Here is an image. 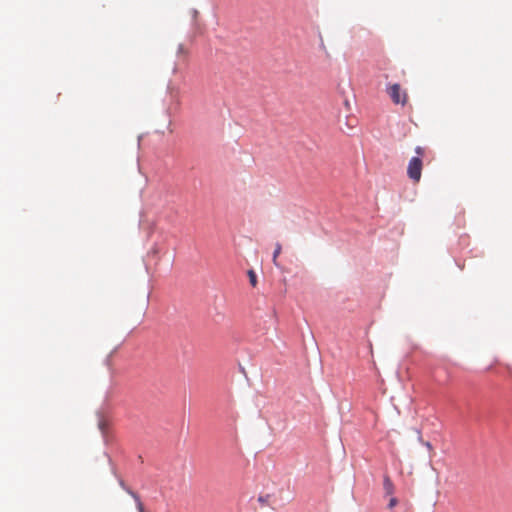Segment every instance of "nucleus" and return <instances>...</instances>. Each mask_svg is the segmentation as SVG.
I'll list each match as a JSON object with an SVG mask.
<instances>
[{
    "label": "nucleus",
    "instance_id": "f257e3e1",
    "mask_svg": "<svg viewBox=\"0 0 512 512\" xmlns=\"http://www.w3.org/2000/svg\"><path fill=\"white\" fill-rule=\"evenodd\" d=\"M387 93L390 96L392 102L396 105H406L408 102L407 91L402 89L397 83L389 85L387 87Z\"/></svg>",
    "mask_w": 512,
    "mask_h": 512
},
{
    "label": "nucleus",
    "instance_id": "f03ea898",
    "mask_svg": "<svg viewBox=\"0 0 512 512\" xmlns=\"http://www.w3.org/2000/svg\"><path fill=\"white\" fill-rule=\"evenodd\" d=\"M423 169V162L420 157H412L408 163L407 176L414 183H418L421 180Z\"/></svg>",
    "mask_w": 512,
    "mask_h": 512
},
{
    "label": "nucleus",
    "instance_id": "7ed1b4c3",
    "mask_svg": "<svg viewBox=\"0 0 512 512\" xmlns=\"http://www.w3.org/2000/svg\"><path fill=\"white\" fill-rule=\"evenodd\" d=\"M383 488L387 495H392L394 493V485L388 476L384 477Z\"/></svg>",
    "mask_w": 512,
    "mask_h": 512
},
{
    "label": "nucleus",
    "instance_id": "20e7f679",
    "mask_svg": "<svg viewBox=\"0 0 512 512\" xmlns=\"http://www.w3.org/2000/svg\"><path fill=\"white\" fill-rule=\"evenodd\" d=\"M127 492L133 497V499L135 500L136 502V507H137V510L139 512H145L144 510V506H143V503L141 502L140 500V497L135 493L133 492L132 490L128 489Z\"/></svg>",
    "mask_w": 512,
    "mask_h": 512
},
{
    "label": "nucleus",
    "instance_id": "39448f33",
    "mask_svg": "<svg viewBox=\"0 0 512 512\" xmlns=\"http://www.w3.org/2000/svg\"><path fill=\"white\" fill-rule=\"evenodd\" d=\"M281 250H282L281 244L280 243H276L275 250H274V253H273V262H274V264H277L276 260H277L278 256L280 255Z\"/></svg>",
    "mask_w": 512,
    "mask_h": 512
},
{
    "label": "nucleus",
    "instance_id": "423d86ee",
    "mask_svg": "<svg viewBox=\"0 0 512 512\" xmlns=\"http://www.w3.org/2000/svg\"><path fill=\"white\" fill-rule=\"evenodd\" d=\"M248 276H249V281H250V284L255 287L256 284H257V277H256V274L253 270H249L248 271Z\"/></svg>",
    "mask_w": 512,
    "mask_h": 512
},
{
    "label": "nucleus",
    "instance_id": "0eeeda50",
    "mask_svg": "<svg viewBox=\"0 0 512 512\" xmlns=\"http://www.w3.org/2000/svg\"><path fill=\"white\" fill-rule=\"evenodd\" d=\"M415 153L417 154L416 157H421V156H423L425 154V149L423 147H421V146H417L415 148Z\"/></svg>",
    "mask_w": 512,
    "mask_h": 512
},
{
    "label": "nucleus",
    "instance_id": "6e6552de",
    "mask_svg": "<svg viewBox=\"0 0 512 512\" xmlns=\"http://www.w3.org/2000/svg\"><path fill=\"white\" fill-rule=\"evenodd\" d=\"M398 503V500L395 497H391L388 503V508L393 509Z\"/></svg>",
    "mask_w": 512,
    "mask_h": 512
},
{
    "label": "nucleus",
    "instance_id": "1a4fd4ad",
    "mask_svg": "<svg viewBox=\"0 0 512 512\" xmlns=\"http://www.w3.org/2000/svg\"><path fill=\"white\" fill-rule=\"evenodd\" d=\"M178 53L180 54H186V50L183 45L178 46Z\"/></svg>",
    "mask_w": 512,
    "mask_h": 512
}]
</instances>
